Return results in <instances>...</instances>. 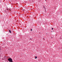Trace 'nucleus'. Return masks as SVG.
Here are the masks:
<instances>
[{
  "instance_id": "4",
  "label": "nucleus",
  "mask_w": 62,
  "mask_h": 62,
  "mask_svg": "<svg viewBox=\"0 0 62 62\" xmlns=\"http://www.w3.org/2000/svg\"><path fill=\"white\" fill-rule=\"evenodd\" d=\"M52 30H53V29H54V28H52Z\"/></svg>"
},
{
  "instance_id": "5",
  "label": "nucleus",
  "mask_w": 62,
  "mask_h": 62,
  "mask_svg": "<svg viewBox=\"0 0 62 62\" xmlns=\"http://www.w3.org/2000/svg\"><path fill=\"white\" fill-rule=\"evenodd\" d=\"M31 31H32V29H31Z\"/></svg>"
},
{
  "instance_id": "1",
  "label": "nucleus",
  "mask_w": 62,
  "mask_h": 62,
  "mask_svg": "<svg viewBox=\"0 0 62 62\" xmlns=\"http://www.w3.org/2000/svg\"><path fill=\"white\" fill-rule=\"evenodd\" d=\"M8 60L9 61V62H12V59L11 58H9L8 59Z\"/></svg>"
},
{
  "instance_id": "3",
  "label": "nucleus",
  "mask_w": 62,
  "mask_h": 62,
  "mask_svg": "<svg viewBox=\"0 0 62 62\" xmlns=\"http://www.w3.org/2000/svg\"><path fill=\"white\" fill-rule=\"evenodd\" d=\"M35 59H37V56H36L35 57Z\"/></svg>"
},
{
  "instance_id": "6",
  "label": "nucleus",
  "mask_w": 62,
  "mask_h": 62,
  "mask_svg": "<svg viewBox=\"0 0 62 62\" xmlns=\"http://www.w3.org/2000/svg\"><path fill=\"white\" fill-rule=\"evenodd\" d=\"M30 40H31V39H30Z\"/></svg>"
},
{
  "instance_id": "2",
  "label": "nucleus",
  "mask_w": 62,
  "mask_h": 62,
  "mask_svg": "<svg viewBox=\"0 0 62 62\" xmlns=\"http://www.w3.org/2000/svg\"><path fill=\"white\" fill-rule=\"evenodd\" d=\"M9 32L10 33H11V31H10V30H9Z\"/></svg>"
},
{
  "instance_id": "7",
  "label": "nucleus",
  "mask_w": 62,
  "mask_h": 62,
  "mask_svg": "<svg viewBox=\"0 0 62 62\" xmlns=\"http://www.w3.org/2000/svg\"><path fill=\"white\" fill-rule=\"evenodd\" d=\"M47 0H45L46 1Z\"/></svg>"
}]
</instances>
